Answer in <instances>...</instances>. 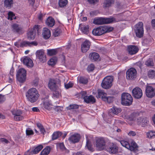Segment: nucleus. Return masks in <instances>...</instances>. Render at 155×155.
Segmentation results:
<instances>
[{
	"mask_svg": "<svg viewBox=\"0 0 155 155\" xmlns=\"http://www.w3.org/2000/svg\"><path fill=\"white\" fill-rule=\"evenodd\" d=\"M28 100L31 103L35 102L38 99L39 94L37 90L35 88L29 89L26 94Z\"/></svg>",
	"mask_w": 155,
	"mask_h": 155,
	"instance_id": "1",
	"label": "nucleus"
},
{
	"mask_svg": "<svg viewBox=\"0 0 155 155\" xmlns=\"http://www.w3.org/2000/svg\"><path fill=\"white\" fill-rule=\"evenodd\" d=\"M113 28L108 26L99 27L92 31V33L95 36L101 35L106 32H110L113 30Z\"/></svg>",
	"mask_w": 155,
	"mask_h": 155,
	"instance_id": "2",
	"label": "nucleus"
},
{
	"mask_svg": "<svg viewBox=\"0 0 155 155\" xmlns=\"http://www.w3.org/2000/svg\"><path fill=\"white\" fill-rule=\"evenodd\" d=\"M120 20L114 17L109 18H96L94 19L93 23L95 25H102L118 21Z\"/></svg>",
	"mask_w": 155,
	"mask_h": 155,
	"instance_id": "3",
	"label": "nucleus"
},
{
	"mask_svg": "<svg viewBox=\"0 0 155 155\" xmlns=\"http://www.w3.org/2000/svg\"><path fill=\"white\" fill-rule=\"evenodd\" d=\"M121 99V104L124 105H130L131 104L133 101V98L131 96L127 93L122 94Z\"/></svg>",
	"mask_w": 155,
	"mask_h": 155,
	"instance_id": "4",
	"label": "nucleus"
},
{
	"mask_svg": "<svg viewBox=\"0 0 155 155\" xmlns=\"http://www.w3.org/2000/svg\"><path fill=\"white\" fill-rule=\"evenodd\" d=\"M113 78L112 76H107L103 80L101 84L102 87L104 89H109L112 85Z\"/></svg>",
	"mask_w": 155,
	"mask_h": 155,
	"instance_id": "5",
	"label": "nucleus"
},
{
	"mask_svg": "<svg viewBox=\"0 0 155 155\" xmlns=\"http://www.w3.org/2000/svg\"><path fill=\"white\" fill-rule=\"evenodd\" d=\"M134 31L136 36L141 38L143 36L144 30L143 24L142 22H139L135 25Z\"/></svg>",
	"mask_w": 155,
	"mask_h": 155,
	"instance_id": "6",
	"label": "nucleus"
},
{
	"mask_svg": "<svg viewBox=\"0 0 155 155\" xmlns=\"http://www.w3.org/2000/svg\"><path fill=\"white\" fill-rule=\"evenodd\" d=\"M26 71L24 68H21L19 69L16 75L17 80L20 82H24L26 78Z\"/></svg>",
	"mask_w": 155,
	"mask_h": 155,
	"instance_id": "7",
	"label": "nucleus"
},
{
	"mask_svg": "<svg viewBox=\"0 0 155 155\" xmlns=\"http://www.w3.org/2000/svg\"><path fill=\"white\" fill-rule=\"evenodd\" d=\"M126 74L127 79L130 80L135 79L137 76V71L133 68L129 69L126 72Z\"/></svg>",
	"mask_w": 155,
	"mask_h": 155,
	"instance_id": "8",
	"label": "nucleus"
},
{
	"mask_svg": "<svg viewBox=\"0 0 155 155\" xmlns=\"http://www.w3.org/2000/svg\"><path fill=\"white\" fill-rule=\"evenodd\" d=\"M95 144L97 149L101 150L105 147V142L103 138H99L96 139Z\"/></svg>",
	"mask_w": 155,
	"mask_h": 155,
	"instance_id": "9",
	"label": "nucleus"
},
{
	"mask_svg": "<svg viewBox=\"0 0 155 155\" xmlns=\"http://www.w3.org/2000/svg\"><path fill=\"white\" fill-rule=\"evenodd\" d=\"M136 122L139 125H141L142 127H145L148 125L149 121L147 117L141 116L137 118Z\"/></svg>",
	"mask_w": 155,
	"mask_h": 155,
	"instance_id": "10",
	"label": "nucleus"
},
{
	"mask_svg": "<svg viewBox=\"0 0 155 155\" xmlns=\"http://www.w3.org/2000/svg\"><path fill=\"white\" fill-rule=\"evenodd\" d=\"M12 114L14 116V119L17 121L21 120L24 119L23 116L22 115V112L20 110H12Z\"/></svg>",
	"mask_w": 155,
	"mask_h": 155,
	"instance_id": "11",
	"label": "nucleus"
},
{
	"mask_svg": "<svg viewBox=\"0 0 155 155\" xmlns=\"http://www.w3.org/2000/svg\"><path fill=\"white\" fill-rule=\"evenodd\" d=\"M133 96L135 98L138 99L141 97L143 95L141 89L139 87L134 88L132 91Z\"/></svg>",
	"mask_w": 155,
	"mask_h": 155,
	"instance_id": "12",
	"label": "nucleus"
},
{
	"mask_svg": "<svg viewBox=\"0 0 155 155\" xmlns=\"http://www.w3.org/2000/svg\"><path fill=\"white\" fill-rule=\"evenodd\" d=\"M146 94L149 98H152L155 96V88L150 86H147L146 89Z\"/></svg>",
	"mask_w": 155,
	"mask_h": 155,
	"instance_id": "13",
	"label": "nucleus"
},
{
	"mask_svg": "<svg viewBox=\"0 0 155 155\" xmlns=\"http://www.w3.org/2000/svg\"><path fill=\"white\" fill-rule=\"evenodd\" d=\"M23 64L28 67L31 68L33 66V63L32 60L29 57H25L21 59Z\"/></svg>",
	"mask_w": 155,
	"mask_h": 155,
	"instance_id": "14",
	"label": "nucleus"
},
{
	"mask_svg": "<svg viewBox=\"0 0 155 155\" xmlns=\"http://www.w3.org/2000/svg\"><path fill=\"white\" fill-rule=\"evenodd\" d=\"M49 96H47L43 100V105L44 108L47 110H50L52 108V105L48 99Z\"/></svg>",
	"mask_w": 155,
	"mask_h": 155,
	"instance_id": "15",
	"label": "nucleus"
},
{
	"mask_svg": "<svg viewBox=\"0 0 155 155\" xmlns=\"http://www.w3.org/2000/svg\"><path fill=\"white\" fill-rule=\"evenodd\" d=\"M139 48L135 45H130L127 47V51L129 54L133 55L136 54L138 51Z\"/></svg>",
	"mask_w": 155,
	"mask_h": 155,
	"instance_id": "16",
	"label": "nucleus"
},
{
	"mask_svg": "<svg viewBox=\"0 0 155 155\" xmlns=\"http://www.w3.org/2000/svg\"><path fill=\"white\" fill-rule=\"evenodd\" d=\"M90 42L87 40H86L81 45V49L82 52L85 53L89 49L90 46Z\"/></svg>",
	"mask_w": 155,
	"mask_h": 155,
	"instance_id": "17",
	"label": "nucleus"
},
{
	"mask_svg": "<svg viewBox=\"0 0 155 155\" xmlns=\"http://www.w3.org/2000/svg\"><path fill=\"white\" fill-rule=\"evenodd\" d=\"M121 109L115 106H113L109 111V115L113 117L114 115H117L120 112Z\"/></svg>",
	"mask_w": 155,
	"mask_h": 155,
	"instance_id": "18",
	"label": "nucleus"
},
{
	"mask_svg": "<svg viewBox=\"0 0 155 155\" xmlns=\"http://www.w3.org/2000/svg\"><path fill=\"white\" fill-rule=\"evenodd\" d=\"M13 31L19 34H22L24 32L23 29L20 25L17 24H14L12 25Z\"/></svg>",
	"mask_w": 155,
	"mask_h": 155,
	"instance_id": "19",
	"label": "nucleus"
},
{
	"mask_svg": "<svg viewBox=\"0 0 155 155\" xmlns=\"http://www.w3.org/2000/svg\"><path fill=\"white\" fill-rule=\"evenodd\" d=\"M107 150L110 153L115 154L117 152L118 147L113 143H110L109 147L107 148Z\"/></svg>",
	"mask_w": 155,
	"mask_h": 155,
	"instance_id": "20",
	"label": "nucleus"
},
{
	"mask_svg": "<svg viewBox=\"0 0 155 155\" xmlns=\"http://www.w3.org/2000/svg\"><path fill=\"white\" fill-rule=\"evenodd\" d=\"M49 88L52 91L55 90L58 88L56 85V82L54 79H50L48 84Z\"/></svg>",
	"mask_w": 155,
	"mask_h": 155,
	"instance_id": "21",
	"label": "nucleus"
},
{
	"mask_svg": "<svg viewBox=\"0 0 155 155\" xmlns=\"http://www.w3.org/2000/svg\"><path fill=\"white\" fill-rule=\"evenodd\" d=\"M80 139V135L78 134H74L71 135L69 138V140L73 143L78 142Z\"/></svg>",
	"mask_w": 155,
	"mask_h": 155,
	"instance_id": "22",
	"label": "nucleus"
},
{
	"mask_svg": "<svg viewBox=\"0 0 155 155\" xmlns=\"http://www.w3.org/2000/svg\"><path fill=\"white\" fill-rule=\"evenodd\" d=\"M129 143V148L128 149L132 151H135L137 149L138 146L135 141L132 140Z\"/></svg>",
	"mask_w": 155,
	"mask_h": 155,
	"instance_id": "23",
	"label": "nucleus"
},
{
	"mask_svg": "<svg viewBox=\"0 0 155 155\" xmlns=\"http://www.w3.org/2000/svg\"><path fill=\"white\" fill-rule=\"evenodd\" d=\"M84 99L85 102L87 103H94L95 102V99L92 95L84 97Z\"/></svg>",
	"mask_w": 155,
	"mask_h": 155,
	"instance_id": "24",
	"label": "nucleus"
},
{
	"mask_svg": "<svg viewBox=\"0 0 155 155\" xmlns=\"http://www.w3.org/2000/svg\"><path fill=\"white\" fill-rule=\"evenodd\" d=\"M55 23L54 20L51 17H49L46 21V25L50 27H53Z\"/></svg>",
	"mask_w": 155,
	"mask_h": 155,
	"instance_id": "25",
	"label": "nucleus"
},
{
	"mask_svg": "<svg viewBox=\"0 0 155 155\" xmlns=\"http://www.w3.org/2000/svg\"><path fill=\"white\" fill-rule=\"evenodd\" d=\"M42 35L45 39L48 38L51 36V32L49 29L47 28H44L43 29Z\"/></svg>",
	"mask_w": 155,
	"mask_h": 155,
	"instance_id": "26",
	"label": "nucleus"
},
{
	"mask_svg": "<svg viewBox=\"0 0 155 155\" xmlns=\"http://www.w3.org/2000/svg\"><path fill=\"white\" fill-rule=\"evenodd\" d=\"M13 4V0H5L4 2L5 7L9 9L12 7Z\"/></svg>",
	"mask_w": 155,
	"mask_h": 155,
	"instance_id": "27",
	"label": "nucleus"
},
{
	"mask_svg": "<svg viewBox=\"0 0 155 155\" xmlns=\"http://www.w3.org/2000/svg\"><path fill=\"white\" fill-rule=\"evenodd\" d=\"M98 96H97V97L101 98L103 101L104 100V98H105L107 95V94L105 93L104 91L101 90H98Z\"/></svg>",
	"mask_w": 155,
	"mask_h": 155,
	"instance_id": "28",
	"label": "nucleus"
},
{
	"mask_svg": "<svg viewBox=\"0 0 155 155\" xmlns=\"http://www.w3.org/2000/svg\"><path fill=\"white\" fill-rule=\"evenodd\" d=\"M91 59L92 61H96L99 58V54L95 52L91 53L90 54Z\"/></svg>",
	"mask_w": 155,
	"mask_h": 155,
	"instance_id": "29",
	"label": "nucleus"
},
{
	"mask_svg": "<svg viewBox=\"0 0 155 155\" xmlns=\"http://www.w3.org/2000/svg\"><path fill=\"white\" fill-rule=\"evenodd\" d=\"M62 33V31L60 27L55 28L53 31V35L54 37L60 35Z\"/></svg>",
	"mask_w": 155,
	"mask_h": 155,
	"instance_id": "30",
	"label": "nucleus"
},
{
	"mask_svg": "<svg viewBox=\"0 0 155 155\" xmlns=\"http://www.w3.org/2000/svg\"><path fill=\"white\" fill-rule=\"evenodd\" d=\"M36 34L35 32L31 29L30 30L28 33V38L30 39H33L35 38Z\"/></svg>",
	"mask_w": 155,
	"mask_h": 155,
	"instance_id": "31",
	"label": "nucleus"
},
{
	"mask_svg": "<svg viewBox=\"0 0 155 155\" xmlns=\"http://www.w3.org/2000/svg\"><path fill=\"white\" fill-rule=\"evenodd\" d=\"M50 151V148L48 146L44 149L41 153V155H47Z\"/></svg>",
	"mask_w": 155,
	"mask_h": 155,
	"instance_id": "32",
	"label": "nucleus"
},
{
	"mask_svg": "<svg viewBox=\"0 0 155 155\" xmlns=\"http://www.w3.org/2000/svg\"><path fill=\"white\" fill-rule=\"evenodd\" d=\"M86 147H87V149L90 151H93L94 150L91 141L87 139V138Z\"/></svg>",
	"mask_w": 155,
	"mask_h": 155,
	"instance_id": "33",
	"label": "nucleus"
},
{
	"mask_svg": "<svg viewBox=\"0 0 155 155\" xmlns=\"http://www.w3.org/2000/svg\"><path fill=\"white\" fill-rule=\"evenodd\" d=\"M68 3V0H59L58 4L60 7L62 8L66 6Z\"/></svg>",
	"mask_w": 155,
	"mask_h": 155,
	"instance_id": "34",
	"label": "nucleus"
},
{
	"mask_svg": "<svg viewBox=\"0 0 155 155\" xmlns=\"http://www.w3.org/2000/svg\"><path fill=\"white\" fill-rule=\"evenodd\" d=\"M113 100L114 97H113L108 96L107 95L106 97L104 98V100L103 101L108 103H110L113 101Z\"/></svg>",
	"mask_w": 155,
	"mask_h": 155,
	"instance_id": "35",
	"label": "nucleus"
},
{
	"mask_svg": "<svg viewBox=\"0 0 155 155\" xmlns=\"http://www.w3.org/2000/svg\"><path fill=\"white\" fill-rule=\"evenodd\" d=\"M78 81L80 83L83 84H86L88 82L87 79L86 78L82 77H80L78 79Z\"/></svg>",
	"mask_w": 155,
	"mask_h": 155,
	"instance_id": "36",
	"label": "nucleus"
},
{
	"mask_svg": "<svg viewBox=\"0 0 155 155\" xmlns=\"http://www.w3.org/2000/svg\"><path fill=\"white\" fill-rule=\"evenodd\" d=\"M81 30L84 33L87 34L89 32L88 27L87 25H83L81 28Z\"/></svg>",
	"mask_w": 155,
	"mask_h": 155,
	"instance_id": "37",
	"label": "nucleus"
},
{
	"mask_svg": "<svg viewBox=\"0 0 155 155\" xmlns=\"http://www.w3.org/2000/svg\"><path fill=\"white\" fill-rule=\"evenodd\" d=\"M61 133L60 132H54L52 135V139L54 140L57 139L61 135Z\"/></svg>",
	"mask_w": 155,
	"mask_h": 155,
	"instance_id": "38",
	"label": "nucleus"
},
{
	"mask_svg": "<svg viewBox=\"0 0 155 155\" xmlns=\"http://www.w3.org/2000/svg\"><path fill=\"white\" fill-rule=\"evenodd\" d=\"M47 54L49 56H52L55 55L57 53V51L56 49H48Z\"/></svg>",
	"mask_w": 155,
	"mask_h": 155,
	"instance_id": "39",
	"label": "nucleus"
},
{
	"mask_svg": "<svg viewBox=\"0 0 155 155\" xmlns=\"http://www.w3.org/2000/svg\"><path fill=\"white\" fill-rule=\"evenodd\" d=\"M148 75L151 78H155V71L153 70H150L148 72Z\"/></svg>",
	"mask_w": 155,
	"mask_h": 155,
	"instance_id": "40",
	"label": "nucleus"
},
{
	"mask_svg": "<svg viewBox=\"0 0 155 155\" xmlns=\"http://www.w3.org/2000/svg\"><path fill=\"white\" fill-rule=\"evenodd\" d=\"M31 30H33V32H35V34L36 33L38 34L39 31H41V28L40 26L35 25Z\"/></svg>",
	"mask_w": 155,
	"mask_h": 155,
	"instance_id": "41",
	"label": "nucleus"
},
{
	"mask_svg": "<svg viewBox=\"0 0 155 155\" xmlns=\"http://www.w3.org/2000/svg\"><path fill=\"white\" fill-rule=\"evenodd\" d=\"M31 45H36V44H34V42H33L30 43L28 41H24L22 42L21 43V47H23V46H30Z\"/></svg>",
	"mask_w": 155,
	"mask_h": 155,
	"instance_id": "42",
	"label": "nucleus"
},
{
	"mask_svg": "<svg viewBox=\"0 0 155 155\" xmlns=\"http://www.w3.org/2000/svg\"><path fill=\"white\" fill-rule=\"evenodd\" d=\"M114 0H106L104 2V7H108L114 2Z\"/></svg>",
	"mask_w": 155,
	"mask_h": 155,
	"instance_id": "43",
	"label": "nucleus"
},
{
	"mask_svg": "<svg viewBox=\"0 0 155 155\" xmlns=\"http://www.w3.org/2000/svg\"><path fill=\"white\" fill-rule=\"evenodd\" d=\"M57 58H53L51 59L48 61V65L53 66L57 62Z\"/></svg>",
	"mask_w": 155,
	"mask_h": 155,
	"instance_id": "44",
	"label": "nucleus"
},
{
	"mask_svg": "<svg viewBox=\"0 0 155 155\" xmlns=\"http://www.w3.org/2000/svg\"><path fill=\"white\" fill-rule=\"evenodd\" d=\"M37 57L39 59L41 56L45 55V53L43 50H41L37 51L36 53Z\"/></svg>",
	"mask_w": 155,
	"mask_h": 155,
	"instance_id": "45",
	"label": "nucleus"
},
{
	"mask_svg": "<svg viewBox=\"0 0 155 155\" xmlns=\"http://www.w3.org/2000/svg\"><path fill=\"white\" fill-rule=\"evenodd\" d=\"M53 91V95L54 97L58 98L61 96L59 90L58 88H57V89Z\"/></svg>",
	"mask_w": 155,
	"mask_h": 155,
	"instance_id": "46",
	"label": "nucleus"
},
{
	"mask_svg": "<svg viewBox=\"0 0 155 155\" xmlns=\"http://www.w3.org/2000/svg\"><path fill=\"white\" fill-rule=\"evenodd\" d=\"M16 16L14 13L12 12H9L8 13V19L11 20H12L13 19H15Z\"/></svg>",
	"mask_w": 155,
	"mask_h": 155,
	"instance_id": "47",
	"label": "nucleus"
},
{
	"mask_svg": "<svg viewBox=\"0 0 155 155\" xmlns=\"http://www.w3.org/2000/svg\"><path fill=\"white\" fill-rule=\"evenodd\" d=\"M43 146L41 145H39L36 147L33 151V153L34 154L38 153L43 148Z\"/></svg>",
	"mask_w": 155,
	"mask_h": 155,
	"instance_id": "48",
	"label": "nucleus"
},
{
	"mask_svg": "<svg viewBox=\"0 0 155 155\" xmlns=\"http://www.w3.org/2000/svg\"><path fill=\"white\" fill-rule=\"evenodd\" d=\"M121 144L122 146L128 149L129 148V143L125 140H121L120 141Z\"/></svg>",
	"mask_w": 155,
	"mask_h": 155,
	"instance_id": "49",
	"label": "nucleus"
},
{
	"mask_svg": "<svg viewBox=\"0 0 155 155\" xmlns=\"http://www.w3.org/2000/svg\"><path fill=\"white\" fill-rule=\"evenodd\" d=\"M121 144L122 146L128 149L129 148V143L125 140H121L120 141Z\"/></svg>",
	"mask_w": 155,
	"mask_h": 155,
	"instance_id": "50",
	"label": "nucleus"
},
{
	"mask_svg": "<svg viewBox=\"0 0 155 155\" xmlns=\"http://www.w3.org/2000/svg\"><path fill=\"white\" fill-rule=\"evenodd\" d=\"M37 126L40 129L41 132L43 134H44L45 133V131L42 125L40 123H37Z\"/></svg>",
	"mask_w": 155,
	"mask_h": 155,
	"instance_id": "51",
	"label": "nucleus"
},
{
	"mask_svg": "<svg viewBox=\"0 0 155 155\" xmlns=\"http://www.w3.org/2000/svg\"><path fill=\"white\" fill-rule=\"evenodd\" d=\"M145 64L148 67L153 66L154 63L151 59H149L145 62Z\"/></svg>",
	"mask_w": 155,
	"mask_h": 155,
	"instance_id": "52",
	"label": "nucleus"
},
{
	"mask_svg": "<svg viewBox=\"0 0 155 155\" xmlns=\"http://www.w3.org/2000/svg\"><path fill=\"white\" fill-rule=\"evenodd\" d=\"M147 136L148 138H150L155 136V132L150 131L147 133Z\"/></svg>",
	"mask_w": 155,
	"mask_h": 155,
	"instance_id": "53",
	"label": "nucleus"
},
{
	"mask_svg": "<svg viewBox=\"0 0 155 155\" xmlns=\"http://www.w3.org/2000/svg\"><path fill=\"white\" fill-rule=\"evenodd\" d=\"M39 59L40 61L42 63L46 62V58L45 55L41 56V57H40Z\"/></svg>",
	"mask_w": 155,
	"mask_h": 155,
	"instance_id": "54",
	"label": "nucleus"
},
{
	"mask_svg": "<svg viewBox=\"0 0 155 155\" xmlns=\"http://www.w3.org/2000/svg\"><path fill=\"white\" fill-rule=\"evenodd\" d=\"M73 85V83L71 82H69L68 84H66L64 83V86L65 88L67 89H68L69 88L72 87Z\"/></svg>",
	"mask_w": 155,
	"mask_h": 155,
	"instance_id": "55",
	"label": "nucleus"
},
{
	"mask_svg": "<svg viewBox=\"0 0 155 155\" xmlns=\"http://www.w3.org/2000/svg\"><path fill=\"white\" fill-rule=\"evenodd\" d=\"M94 68V66L93 64H91L88 66L87 70L89 71H93Z\"/></svg>",
	"mask_w": 155,
	"mask_h": 155,
	"instance_id": "56",
	"label": "nucleus"
},
{
	"mask_svg": "<svg viewBox=\"0 0 155 155\" xmlns=\"http://www.w3.org/2000/svg\"><path fill=\"white\" fill-rule=\"evenodd\" d=\"M68 108L70 110L71 109H77L78 108V106L77 104L70 105L68 107Z\"/></svg>",
	"mask_w": 155,
	"mask_h": 155,
	"instance_id": "57",
	"label": "nucleus"
},
{
	"mask_svg": "<svg viewBox=\"0 0 155 155\" xmlns=\"http://www.w3.org/2000/svg\"><path fill=\"white\" fill-rule=\"evenodd\" d=\"M26 135H29L33 134V132L31 130L27 129L26 131Z\"/></svg>",
	"mask_w": 155,
	"mask_h": 155,
	"instance_id": "58",
	"label": "nucleus"
},
{
	"mask_svg": "<svg viewBox=\"0 0 155 155\" xmlns=\"http://www.w3.org/2000/svg\"><path fill=\"white\" fill-rule=\"evenodd\" d=\"M59 146L60 149L62 150H64L65 149L64 144L62 143H60L59 145Z\"/></svg>",
	"mask_w": 155,
	"mask_h": 155,
	"instance_id": "59",
	"label": "nucleus"
},
{
	"mask_svg": "<svg viewBox=\"0 0 155 155\" xmlns=\"http://www.w3.org/2000/svg\"><path fill=\"white\" fill-rule=\"evenodd\" d=\"M80 94L81 96V97L84 98V97L87 96V92L86 91H81L80 93Z\"/></svg>",
	"mask_w": 155,
	"mask_h": 155,
	"instance_id": "60",
	"label": "nucleus"
},
{
	"mask_svg": "<svg viewBox=\"0 0 155 155\" xmlns=\"http://www.w3.org/2000/svg\"><path fill=\"white\" fill-rule=\"evenodd\" d=\"M129 135L130 136H134L136 135V133L135 132L133 131H130L128 133Z\"/></svg>",
	"mask_w": 155,
	"mask_h": 155,
	"instance_id": "61",
	"label": "nucleus"
},
{
	"mask_svg": "<svg viewBox=\"0 0 155 155\" xmlns=\"http://www.w3.org/2000/svg\"><path fill=\"white\" fill-rule=\"evenodd\" d=\"M5 99L4 96L1 94H0V103L4 101Z\"/></svg>",
	"mask_w": 155,
	"mask_h": 155,
	"instance_id": "62",
	"label": "nucleus"
},
{
	"mask_svg": "<svg viewBox=\"0 0 155 155\" xmlns=\"http://www.w3.org/2000/svg\"><path fill=\"white\" fill-rule=\"evenodd\" d=\"M62 108L60 106H57L55 108V110L58 112H59L62 110Z\"/></svg>",
	"mask_w": 155,
	"mask_h": 155,
	"instance_id": "63",
	"label": "nucleus"
},
{
	"mask_svg": "<svg viewBox=\"0 0 155 155\" xmlns=\"http://www.w3.org/2000/svg\"><path fill=\"white\" fill-rule=\"evenodd\" d=\"M0 140L1 141L5 143H8V141L7 139L4 138H2L0 139Z\"/></svg>",
	"mask_w": 155,
	"mask_h": 155,
	"instance_id": "64",
	"label": "nucleus"
}]
</instances>
